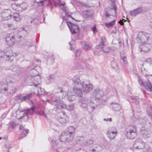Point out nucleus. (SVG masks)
Returning <instances> with one entry per match:
<instances>
[{"instance_id": "f257e3e1", "label": "nucleus", "mask_w": 152, "mask_h": 152, "mask_svg": "<svg viewBox=\"0 0 152 152\" xmlns=\"http://www.w3.org/2000/svg\"><path fill=\"white\" fill-rule=\"evenodd\" d=\"M70 135L64 131L61 135L60 140H52V142L55 148H60L61 147V144L62 142H69L72 141L73 139H70Z\"/></svg>"}, {"instance_id": "f03ea898", "label": "nucleus", "mask_w": 152, "mask_h": 152, "mask_svg": "<svg viewBox=\"0 0 152 152\" xmlns=\"http://www.w3.org/2000/svg\"><path fill=\"white\" fill-rule=\"evenodd\" d=\"M106 101L104 99L101 100V102L94 98H93L90 102L89 105L90 110L88 111L89 112H92L98 106L102 107L106 104Z\"/></svg>"}, {"instance_id": "7ed1b4c3", "label": "nucleus", "mask_w": 152, "mask_h": 152, "mask_svg": "<svg viewBox=\"0 0 152 152\" xmlns=\"http://www.w3.org/2000/svg\"><path fill=\"white\" fill-rule=\"evenodd\" d=\"M126 136L129 139H134L137 136V127L135 125H130L126 128Z\"/></svg>"}, {"instance_id": "20e7f679", "label": "nucleus", "mask_w": 152, "mask_h": 152, "mask_svg": "<svg viewBox=\"0 0 152 152\" xmlns=\"http://www.w3.org/2000/svg\"><path fill=\"white\" fill-rule=\"evenodd\" d=\"M47 101L52 104L55 105L58 109H66V104L61 100L58 99L54 97H52L50 100H47Z\"/></svg>"}, {"instance_id": "39448f33", "label": "nucleus", "mask_w": 152, "mask_h": 152, "mask_svg": "<svg viewBox=\"0 0 152 152\" xmlns=\"http://www.w3.org/2000/svg\"><path fill=\"white\" fill-rule=\"evenodd\" d=\"M36 107L34 106H33L30 108H28L26 110H18L16 111V114H18L20 113V115H22L20 117L19 119H21L23 117L26 116V115H32L34 112Z\"/></svg>"}, {"instance_id": "423d86ee", "label": "nucleus", "mask_w": 152, "mask_h": 152, "mask_svg": "<svg viewBox=\"0 0 152 152\" xmlns=\"http://www.w3.org/2000/svg\"><path fill=\"white\" fill-rule=\"evenodd\" d=\"M89 99L86 97L81 98L79 101V104L82 108L84 111H88L90 110V107L88 105Z\"/></svg>"}, {"instance_id": "0eeeda50", "label": "nucleus", "mask_w": 152, "mask_h": 152, "mask_svg": "<svg viewBox=\"0 0 152 152\" xmlns=\"http://www.w3.org/2000/svg\"><path fill=\"white\" fill-rule=\"evenodd\" d=\"M72 80L75 84V85L77 86H81L83 84L85 83V80L83 79L82 77H80L79 75H77L75 76Z\"/></svg>"}, {"instance_id": "6e6552de", "label": "nucleus", "mask_w": 152, "mask_h": 152, "mask_svg": "<svg viewBox=\"0 0 152 152\" xmlns=\"http://www.w3.org/2000/svg\"><path fill=\"white\" fill-rule=\"evenodd\" d=\"M104 92L99 88H97L94 90L93 94L95 98L101 102L103 96L104 95Z\"/></svg>"}, {"instance_id": "1a4fd4ad", "label": "nucleus", "mask_w": 152, "mask_h": 152, "mask_svg": "<svg viewBox=\"0 0 152 152\" xmlns=\"http://www.w3.org/2000/svg\"><path fill=\"white\" fill-rule=\"evenodd\" d=\"M67 24L72 34H75L79 31V27L76 24L69 21H67Z\"/></svg>"}, {"instance_id": "9d476101", "label": "nucleus", "mask_w": 152, "mask_h": 152, "mask_svg": "<svg viewBox=\"0 0 152 152\" xmlns=\"http://www.w3.org/2000/svg\"><path fill=\"white\" fill-rule=\"evenodd\" d=\"M133 147L136 149H143L145 147V144L141 139L137 138L135 140Z\"/></svg>"}, {"instance_id": "9b49d317", "label": "nucleus", "mask_w": 152, "mask_h": 152, "mask_svg": "<svg viewBox=\"0 0 152 152\" xmlns=\"http://www.w3.org/2000/svg\"><path fill=\"white\" fill-rule=\"evenodd\" d=\"M58 91L55 94V96L60 99L64 98L66 95V91L61 88H59Z\"/></svg>"}, {"instance_id": "f8f14e48", "label": "nucleus", "mask_w": 152, "mask_h": 152, "mask_svg": "<svg viewBox=\"0 0 152 152\" xmlns=\"http://www.w3.org/2000/svg\"><path fill=\"white\" fill-rule=\"evenodd\" d=\"M30 80L32 81V84L31 86L34 85L35 87L37 86L39 87L41 83L40 77H39L35 76L32 77L30 79H28V81H30Z\"/></svg>"}, {"instance_id": "ddd939ff", "label": "nucleus", "mask_w": 152, "mask_h": 152, "mask_svg": "<svg viewBox=\"0 0 152 152\" xmlns=\"http://www.w3.org/2000/svg\"><path fill=\"white\" fill-rule=\"evenodd\" d=\"M138 82L140 85L143 86L146 89L152 92V85L148 80L144 82L140 79L139 80Z\"/></svg>"}, {"instance_id": "4468645a", "label": "nucleus", "mask_w": 152, "mask_h": 152, "mask_svg": "<svg viewBox=\"0 0 152 152\" xmlns=\"http://www.w3.org/2000/svg\"><path fill=\"white\" fill-rule=\"evenodd\" d=\"M32 96V94L30 93L27 94L25 96H23L22 94H20L16 97L17 100H19L23 102L29 100L31 99Z\"/></svg>"}, {"instance_id": "2eb2a0df", "label": "nucleus", "mask_w": 152, "mask_h": 152, "mask_svg": "<svg viewBox=\"0 0 152 152\" xmlns=\"http://www.w3.org/2000/svg\"><path fill=\"white\" fill-rule=\"evenodd\" d=\"M5 39L7 44L9 46H12L15 44V39L12 34H8L7 35Z\"/></svg>"}, {"instance_id": "dca6fc26", "label": "nucleus", "mask_w": 152, "mask_h": 152, "mask_svg": "<svg viewBox=\"0 0 152 152\" xmlns=\"http://www.w3.org/2000/svg\"><path fill=\"white\" fill-rule=\"evenodd\" d=\"M151 46L149 43H145L140 45L139 47V50L141 52H147L150 49Z\"/></svg>"}, {"instance_id": "f3484780", "label": "nucleus", "mask_w": 152, "mask_h": 152, "mask_svg": "<svg viewBox=\"0 0 152 152\" xmlns=\"http://www.w3.org/2000/svg\"><path fill=\"white\" fill-rule=\"evenodd\" d=\"M87 80H85V83L81 85L83 88V91L86 93H88L93 88V86L89 83L87 84Z\"/></svg>"}, {"instance_id": "a211bd4d", "label": "nucleus", "mask_w": 152, "mask_h": 152, "mask_svg": "<svg viewBox=\"0 0 152 152\" xmlns=\"http://www.w3.org/2000/svg\"><path fill=\"white\" fill-rule=\"evenodd\" d=\"M143 11V8L142 7H140L131 11L130 12V15L132 17H134L138 14L141 13Z\"/></svg>"}, {"instance_id": "6ab92c4d", "label": "nucleus", "mask_w": 152, "mask_h": 152, "mask_svg": "<svg viewBox=\"0 0 152 152\" xmlns=\"http://www.w3.org/2000/svg\"><path fill=\"white\" fill-rule=\"evenodd\" d=\"M1 17L4 20H7L11 18L12 15L11 14V11L9 10H5L1 13Z\"/></svg>"}, {"instance_id": "aec40b11", "label": "nucleus", "mask_w": 152, "mask_h": 152, "mask_svg": "<svg viewBox=\"0 0 152 152\" xmlns=\"http://www.w3.org/2000/svg\"><path fill=\"white\" fill-rule=\"evenodd\" d=\"M8 91V85L4 82H0V93H5Z\"/></svg>"}, {"instance_id": "412c9836", "label": "nucleus", "mask_w": 152, "mask_h": 152, "mask_svg": "<svg viewBox=\"0 0 152 152\" xmlns=\"http://www.w3.org/2000/svg\"><path fill=\"white\" fill-rule=\"evenodd\" d=\"M75 129L72 126H69L65 131L68 134L70 135V139H74Z\"/></svg>"}, {"instance_id": "4be33fe9", "label": "nucleus", "mask_w": 152, "mask_h": 152, "mask_svg": "<svg viewBox=\"0 0 152 152\" xmlns=\"http://www.w3.org/2000/svg\"><path fill=\"white\" fill-rule=\"evenodd\" d=\"M11 70V74L16 75H19L22 72L21 69L18 66H15L13 68L12 67L10 69Z\"/></svg>"}, {"instance_id": "5701e85b", "label": "nucleus", "mask_w": 152, "mask_h": 152, "mask_svg": "<svg viewBox=\"0 0 152 152\" xmlns=\"http://www.w3.org/2000/svg\"><path fill=\"white\" fill-rule=\"evenodd\" d=\"M78 86H74L73 91L75 94L78 96L81 97L83 94L81 89L78 88Z\"/></svg>"}, {"instance_id": "b1692460", "label": "nucleus", "mask_w": 152, "mask_h": 152, "mask_svg": "<svg viewBox=\"0 0 152 152\" xmlns=\"http://www.w3.org/2000/svg\"><path fill=\"white\" fill-rule=\"evenodd\" d=\"M110 107L113 110L116 111H119L121 108L120 105L118 103L115 102L111 103L110 104Z\"/></svg>"}, {"instance_id": "393cba45", "label": "nucleus", "mask_w": 152, "mask_h": 152, "mask_svg": "<svg viewBox=\"0 0 152 152\" xmlns=\"http://www.w3.org/2000/svg\"><path fill=\"white\" fill-rule=\"evenodd\" d=\"M139 35L141 36L143 42L146 41H148L150 39V34L146 32H142L139 33Z\"/></svg>"}, {"instance_id": "a878e982", "label": "nucleus", "mask_w": 152, "mask_h": 152, "mask_svg": "<svg viewBox=\"0 0 152 152\" xmlns=\"http://www.w3.org/2000/svg\"><path fill=\"white\" fill-rule=\"evenodd\" d=\"M116 132L112 131L110 130H109L107 133V137L111 140L114 139L116 135Z\"/></svg>"}, {"instance_id": "bb28decb", "label": "nucleus", "mask_w": 152, "mask_h": 152, "mask_svg": "<svg viewBox=\"0 0 152 152\" xmlns=\"http://www.w3.org/2000/svg\"><path fill=\"white\" fill-rule=\"evenodd\" d=\"M5 55L9 58L10 60H13V56L12 50L10 49L5 50Z\"/></svg>"}, {"instance_id": "cd10ccee", "label": "nucleus", "mask_w": 152, "mask_h": 152, "mask_svg": "<svg viewBox=\"0 0 152 152\" xmlns=\"http://www.w3.org/2000/svg\"><path fill=\"white\" fill-rule=\"evenodd\" d=\"M140 133L145 138H148L150 136L151 134L149 133V132L145 130L141 129L140 131Z\"/></svg>"}, {"instance_id": "c85d7f7f", "label": "nucleus", "mask_w": 152, "mask_h": 152, "mask_svg": "<svg viewBox=\"0 0 152 152\" xmlns=\"http://www.w3.org/2000/svg\"><path fill=\"white\" fill-rule=\"evenodd\" d=\"M105 41V38L104 37H102L101 39V41L100 42L99 45L96 46L97 49H101L103 48L105 46L104 45V43Z\"/></svg>"}, {"instance_id": "c756f323", "label": "nucleus", "mask_w": 152, "mask_h": 152, "mask_svg": "<svg viewBox=\"0 0 152 152\" xmlns=\"http://www.w3.org/2000/svg\"><path fill=\"white\" fill-rule=\"evenodd\" d=\"M35 89L37 91V94L39 95H45L47 94L46 93L44 89L41 88L40 85H39V87L37 86V87H36Z\"/></svg>"}, {"instance_id": "7c9ffc66", "label": "nucleus", "mask_w": 152, "mask_h": 152, "mask_svg": "<svg viewBox=\"0 0 152 152\" xmlns=\"http://www.w3.org/2000/svg\"><path fill=\"white\" fill-rule=\"evenodd\" d=\"M76 142L77 144H80L84 146L85 139L83 137H76Z\"/></svg>"}, {"instance_id": "2f4dec72", "label": "nucleus", "mask_w": 152, "mask_h": 152, "mask_svg": "<svg viewBox=\"0 0 152 152\" xmlns=\"http://www.w3.org/2000/svg\"><path fill=\"white\" fill-rule=\"evenodd\" d=\"M19 34L21 35L20 36V37L22 38L26 36L27 34V32L25 29L24 28H21L18 30Z\"/></svg>"}, {"instance_id": "473e14b6", "label": "nucleus", "mask_w": 152, "mask_h": 152, "mask_svg": "<svg viewBox=\"0 0 152 152\" xmlns=\"http://www.w3.org/2000/svg\"><path fill=\"white\" fill-rule=\"evenodd\" d=\"M36 2L39 6H42L47 4V2H49L48 0H35Z\"/></svg>"}, {"instance_id": "72a5a7b5", "label": "nucleus", "mask_w": 152, "mask_h": 152, "mask_svg": "<svg viewBox=\"0 0 152 152\" xmlns=\"http://www.w3.org/2000/svg\"><path fill=\"white\" fill-rule=\"evenodd\" d=\"M83 14L84 17L86 18H90L92 16V13L90 10L84 11Z\"/></svg>"}, {"instance_id": "f704fd0d", "label": "nucleus", "mask_w": 152, "mask_h": 152, "mask_svg": "<svg viewBox=\"0 0 152 152\" xmlns=\"http://www.w3.org/2000/svg\"><path fill=\"white\" fill-rule=\"evenodd\" d=\"M14 19L16 21H20L22 19V16L19 13H15L13 16Z\"/></svg>"}, {"instance_id": "c9c22d12", "label": "nucleus", "mask_w": 152, "mask_h": 152, "mask_svg": "<svg viewBox=\"0 0 152 152\" xmlns=\"http://www.w3.org/2000/svg\"><path fill=\"white\" fill-rule=\"evenodd\" d=\"M55 76L53 75H51L47 77L45 79V81L47 84H49L54 80Z\"/></svg>"}, {"instance_id": "e433bc0d", "label": "nucleus", "mask_w": 152, "mask_h": 152, "mask_svg": "<svg viewBox=\"0 0 152 152\" xmlns=\"http://www.w3.org/2000/svg\"><path fill=\"white\" fill-rule=\"evenodd\" d=\"M67 98L68 100L70 101H72L75 100L76 98V95H71L70 92L68 91L67 94Z\"/></svg>"}, {"instance_id": "4c0bfd02", "label": "nucleus", "mask_w": 152, "mask_h": 152, "mask_svg": "<svg viewBox=\"0 0 152 152\" xmlns=\"http://www.w3.org/2000/svg\"><path fill=\"white\" fill-rule=\"evenodd\" d=\"M68 118L66 116L63 117H61L58 119V121L61 124H64L66 123L67 120Z\"/></svg>"}, {"instance_id": "58836bf2", "label": "nucleus", "mask_w": 152, "mask_h": 152, "mask_svg": "<svg viewBox=\"0 0 152 152\" xmlns=\"http://www.w3.org/2000/svg\"><path fill=\"white\" fill-rule=\"evenodd\" d=\"M19 129L20 132L24 135V137H25L28 133V130H26L25 129L24 126H20Z\"/></svg>"}, {"instance_id": "ea45409f", "label": "nucleus", "mask_w": 152, "mask_h": 152, "mask_svg": "<svg viewBox=\"0 0 152 152\" xmlns=\"http://www.w3.org/2000/svg\"><path fill=\"white\" fill-rule=\"evenodd\" d=\"M130 99L131 100L132 102L137 104L139 103V99L138 97L131 96Z\"/></svg>"}, {"instance_id": "a19ab883", "label": "nucleus", "mask_w": 152, "mask_h": 152, "mask_svg": "<svg viewBox=\"0 0 152 152\" xmlns=\"http://www.w3.org/2000/svg\"><path fill=\"white\" fill-rule=\"evenodd\" d=\"M30 74L31 77H34L37 76L38 74V73L35 69H32L30 70Z\"/></svg>"}, {"instance_id": "79ce46f5", "label": "nucleus", "mask_w": 152, "mask_h": 152, "mask_svg": "<svg viewBox=\"0 0 152 152\" xmlns=\"http://www.w3.org/2000/svg\"><path fill=\"white\" fill-rule=\"evenodd\" d=\"M91 45L90 43L88 42H86L85 43L83 48L86 50H90L91 49Z\"/></svg>"}, {"instance_id": "37998d69", "label": "nucleus", "mask_w": 152, "mask_h": 152, "mask_svg": "<svg viewBox=\"0 0 152 152\" xmlns=\"http://www.w3.org/2000/svg\"><path fill=\"white\" fill-rule=\"evenodd\" d=\"M94 142L93 140L90 139L88 140L85 141V140L84 143V146H88L91 144H92Z\"/></svg>"}, {"instance_id": "c03bdc74", "label": "nucleus", "mask_w": 152, "mask_h": 152, "mask_svg": "<svg viewBox=\"0 0 152 152\" xmlns=\"http://www.w3.org/2000/svg\"><path fill=\"white\" fill-rule=\"evenodd\" d=\"M7 26L9 29L11 30L15 29L16 27V26L13 23L8 24Z\"/></svg>"}, {"instance_id": "a18cd8bd", "label": "nucleus", "mask_w": 152, "mask_h": 152, "mask_svg": "<svg viewBox=\"0 0 152 152\" xmlns=\"http://www.w3.org/2000/svg\"><path fill=\"white\" fill-rule=\"evenodd\" d=\"M54 61L53 56H52L51 57H48V63L50 65L52 64Z\"/></svg>"}, {"instance_id": "49530a36", "label": "nucleus", "mask_w": 152, "mask_h": 152, "mask_svg": "<svg viewBox=\"0 0 152 152\" xmlns=\"http://www.w3.org/2000/svg\"><path fill=\"white\" fill-rule=\"evenodd\" d=\"M115 22V20H114L109 23H105V25L107 27H111L114 25Z\"/></svg>"}, {"instance_id": "de8ad7c7", "label": "nucleus", "mask_w": 152, "mask_h": 152, "mask_svg": "<svg viewBox=\"0 0 152 152\" xmlns=\"http://www.w3.org/2000/svg\"><path fill=\"white\" fill-rule=\"evenodd\" d=\"M112 2V6L113 7L111 8V10H113L114 11V12L115 13H116V12L117 8L116 7L115 4L114 3L115 0H111Z\"/></svg>"}, {"instance_id": "09e8293b", "label": "nucleus", "mask_w": 152, "mask_h": 152, "mask_svg": "<svg viewBox=\"0 0 152 152\" xmlns=\"http://www.w3.org/2000/svg\"><path fill=\"white\" fill-rule=\"evenodd\" d=\"M103 51L105 53H109L110 50V47L105 46L103 48Z\"/></svg>"}, {"instance_id": "8fccbe9b", "label": "nucleus", "mask_w": 152, "mask_h": 152, "mask_svg": "<svg viewBox=\"0 0 152 152\" xmlns=\"http://www.w3.org/2000/svg\"><path fill=\"white\" fill-rule=\"evenodd\" d=\"M62 9L65 10L66 16H68V17H71V15H72V13L70 12H67L66 10V7H65L64 6L63 7V8H62Z\"/></svg>"}, {"instance_id": "3c124183", "label": "nucleus", "mask_w": 152, "mask_h": 152, "mask_svg": "<svg viewBox=\"0 0 152 152\" xmlns=\"http://www.w3.org/2000/svg\"><path fill=\"white\" fill-rule=\"evenodd\" d=\"M69 44L70 45V50H73L74 49L75 47L74 41L73 40H72L71 42L69 43Z\"/></svg>"}, {"instance_id": "603ef678", "label": "nucleus", "mask_w": 152, "mask_h": 152, "mask_svg": "<svg viewBox=\"0 0 152 152\" xmlns=\"http://www.w3.org/2000/svg\"><path fill=\"white\" fill-rule=\"evenodd\" d=\"M144 62L150 65L152 64V58H149L145 59Z\"/></svg>"}, {"instance_id": "864d4df0", "label": "nucleus", "mask_w": 152, "mask_h": 152, "mask_svg": "<svg viewBox=\"0 0 152 152\" xmlns=\"http://www.w3.org/2000/svg\"><path fill=\"white\" fill-rule=\"evenodd\" d=\"M74 104H72L69 105L68 106H66V108L68 110L70 111L73 110L74 109Z\"/></svg>"}, {"instance_id": "5fc2aeb1", "label": "nucleus", "mask_w": 152, "mask_h": 152, "mask_svg": "<svg viewBox=\"0 0 152 152\" xmlns=\"http://www.w3.org/2000/svg\"><path fill=\"white\" fill-rule=\"evenodd\" d=\"M121 59H122L124 63L125 64H126L127 63V61L126 57V56H121Z\"/></svg>"}, {"instance_id": "6e6d98bb", "label": "nucleus", "mask_w": 152, "mask_h": 152, "mask_svg": "<svg viewBox=\"0 0 152 152\" xmlns=\"http://www.w3.org/2000/svg\"><path fill=\"white\" fill-rule=\"evenodd\" d=\"M136 39L137 42L139 43H140L142 42H143L141 36L139 35V34H138V37H137L136 38Z\"/></svg>"}, {"instance_id": "4d7b16f0", "label": "nucleus", "mask_w": 152, "mask_h": 152, "mask_svg": "<svg viewBox=\"0 0 152 152\" xmlns=\"http://www.w3.org/2000/svg\"><path fill=\"white\" fill-rule=\"evenodd\" d=\"M6 146L8 148H10L12 146L11 142H7L6 143Z\"/></svg>"}, {"instance_id": "13d9d810", "label": "nucleus", "mask_w": 152, "mask_h": 152, "mask_svg": "<svg viewBox=\"0 0 152 152\" xmlns=\"http://www.w3.org/2000/svg\"><path fill=\"white\" fill-rule=\"evenodd\" d=\"M111 65L113 68H115L117 66V64L115 61H113L111 62Z\"/></svg>"}, {"instance_id": "bf43d9fd", "label": "nucleus", "mask_w": 152, "mask_h": 152, "mask_svg": "<svg viewBox=\"0 0 152 152\" xmlns=\"http://www.w3.org/2000/svg\"><path fill=\"white\" fill-rule=\"evenodd\" d=\"M5 50L2 51L0 50V57H3L5 56Z\"/></svg>"}, {"instance_id": "052dcab7", "label": "nucleus", "mask_w": 152, "mask_h": 152, "mask_svg": "<svg viewBox=\"0 0 152 152\" xmlns=\"http://www.w3.org/2000/svg\"><path fill=\"white\" fill-rule=\"evenodd\" d=\"M80 53V50H78L75 53V56L76 57H77L79 56Z\"/></svg>"}, {"instance_id": "680f3d73", "label": "nucleus", "mask_w": 152, "mask_h": 152, "mask_svg": "<svg viewBox=\"0 0 152 152\" xmlns=\"http://www.w3.org/2000/svg\"><path fill=\"white\" fill-rule=\"evenodd\" d=\"M126 20L124 19H122V20H120L118 23H119L121 25H122L124 24L123 22H125L126 21Z\"/></svg>"}, {"instance_id": "e2e57ef3", "label": "nucleus", "mask_w": 152, "mask_h": 152, "mask_svg": "<svg viewBox=\"0 0 152 152\" xmlns=\"http://www.w3.org/2000/svg\"><path fill=\"white\" fill-rule=\"evenodd\" d=\"M26 45L28 47H31L32 45H33V42H27L26 43Z\"/></svg>"}, {"instance_id": "0e129e2a", "label": "nucleus", "mask_w": 152, "mask_h": 152, "mask_svg": "<svg viewBox=\"0 0 152 152\" xmlns=\"http://www.w3.org/2000/svg\"><path fill=\"white\" fill-rule=\"evenodd\" d=\"M132 111L133 112L134 111L135 112L139 113L141 112V110L140 107H137L135 108L134 110H133Z\"/></svg>"}, {"instance_id": "69168bd1", "label": "nucleus", "mask_w": 152, "mask_h": 152, "mask_svg": "<svg viewBox=\"0 0 152 152\" xmlns=\"http://www.w3.org/2000/svg\"><path fill=\"white\" fill-rule=\"evenodd\" d=\"M147 152H152V148L148 146L146 148Z\"/></svg>"}, {"instance_id": "338daca9", "label": "nucleus", "mask_w": 152, "mask_h": 152, "mask_svg": "<svg viewBox=\"0 0 152 152\" xmlns=\"http://www.w3.org/2000/svg\"><path fill=\"white\" fill-rule=\"evenodd\" d=\"M39 115L44 116L45 117H46V115L43 111H39Z\"/></svg>"}, {"instance_id": "774afa93", "label": "nucleus", "mask_w": 152, "mask_h": 152, "mask_svg": "<svg viewBox=\"0 0 152 152\" xmlns=\"http://www.w3.org/2000/svg\"><path fill=\"white\" fill-rule=\"evenodd\" d=\"M16 90V89L15 88H13L11 91H10V94H14L15 91Z\"/></svg>"}]
</instances>
